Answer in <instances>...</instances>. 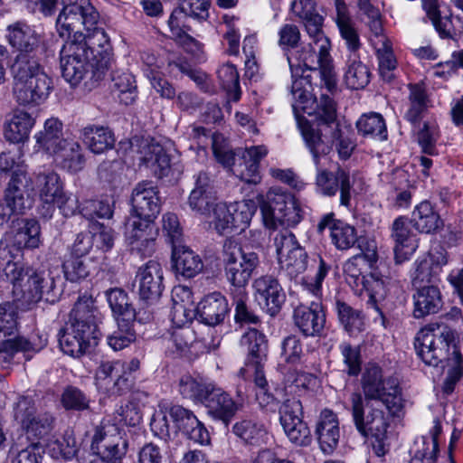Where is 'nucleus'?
<instances>
[{"label": "nucleus", "instance_id": "f257e3e1", "mask_svg": "<svg viewBox=\"0 0 463 463\" xmlns=\"http://www.w3.org/2000/svg\"><path fill=\"white\" fill-rule=\"evenodd\" d=\"M329 53L322 57L318 48L311 43L299 50L288 54V62L291 71V93L295 99V110H302L307 115H317L326 122L335 118V103L327 95L322 94L317 100L311 93L312 87L308 76H303L306 70L312 71L326 61Z\"/></svg>", "mask_w": 463, "mask_h": 463}, {"label": "nucleus", "instance_id": "f03ea898", "mask_svg": "<svg viewBox=\"0 0 463 463\" xmlns=\"http://www.w3.org/2000/svg\"><path fill=\"white\" fill-rule=\"evenodd\" d=\"M414 346L424 364L447 368L441 389L447 395L452 393L463 375V359L454 331L449 327L425 326L417 333Z\"/></svg>", "mask_w": 463, "mask_h": 463}, {"label": "nucleus", "instance_id": "7ed1b4c3", "mask_svg": "<svg viewBox=\"0 0 463 463\" xmlns=\"http://www.w3.org/2000/svg\"><path fill=\"white\" fill-rule=\"evenodd\" d=\"M279 269L290 279L297 278L309 267L308 272L302 278V286L315 297L322 293V283L330 266L322 257L317 256L308 263V255L300 245L295 234L285 230L278 232L273 239Z\"/></svg>", "mask_w": 463, "mask_h": 463}, {"label": "nucleus", "instance_id": "20e7f679", "mask_svg": "<svg viewBox=\"0 0 463 463\" xmlns=\"http://www.w3.org/2000/svg\"><path fill=\"white\" fill-rule=\"evenodd\" d=\"M99 313L90 298H80L70 314L66 326L59 334L61 351L72 357H80L96 345L100 336Z\"/></svg>", "mask_w": 463, "mask_h": 463}, {"label": "nucleus", "instance_id": "39448f33", "mask_svg": "<svg viewBox=\"0 0 463 463\" xmlns=\"http://www.w3.org/2000/svg\"><path fill=\"white\" fill-rule=\"evenodd\" d=\"M298 124L306 145L312 154L317 168L316 185L317 191L323 195L331 197L335 196L339 190L340 204L349 206L352 187L349 173L341 168H338L335 173L328 172L323 168L325 164L322 163V160H328L329 143L322 140L321 137L315 133L314 128L307 120L298 118Z\"/></svg>", "mask_w": 463, "mask_h": 463}, {"label": "nucleus", "instance_id": "423d86ee", "mask_svg": "<svg viewBox=\"0 0 463 463\" xmlns=\"http://www.w3.org/2000/svg\"><path fill=\"white\" fill-rule=\"evenodd\" d=\"M64 7L58 15L56 29L61 38L70 37L80 31V26L86 30L83 35L92 44H97L101 51L97 56L103 61L108 58L109 37L104 30L99 28V14L93 5L85 0H64Z\"/></svg>", "mask_w": 463, "mask_h": 463}, {"label": "nucleus", "instance_id": "0eeeda50", "mask_svg": "<svg viewBox=\"0 0 463 463\" xmlns=\"http://www.w3.org/2000/svg\"><path fill=\"white\" fill-rule=\"evenodd\" d=\"M14 95L24 106L43 104L53 90L52 79L33 56L17 55L12 67Z\"/></svg>", "mask_w": 463, "mask_h": 463}, {"label": "nucleus", "instance_id": "6e6552de", "mask_svg": "<svg viewBox=\"0 0 463 463\" xmlns=\"http://www.w3.org/2000/svg\"><path fill=\"white\" fill-rule=\"evenodd\" d=\"M101 51L97 44L87 41L83 33L77 32L72 38L67 41L60 53L62 77L71 86L78 85L86 76L90 65L97 67L107 66L110 58V45L109 44L108 58L103 61L97 56Z\"/></svg>", "mask_w": 463, "mask_h": 463}, {"label": "nucleus", "instance_id": "1a4fd4ad", "mask_svg": "<svg viewBox=\"0 0 463 463\" xmlns=\"http://www.w3.org/2000/svg\"><path fill=\"white\" fill-rule=\"evenodd\" d=\"M361 386L364 403H381L392 414L402 409V389L398 380L383 377L382 368L376 364H368L362 374Z\"/></svg>", "mask_w": 463, "mask_h": 463}, {"label": "nucleus", "instance_id": "9d476101", "mask_svg": "<svg viewBox=\"0 0 463 463\" xmlns=\"http://www.w3.org/2000/svg\"><path fill=\"white\" fill-rule=\"evenodd\" d=\"M221 260L226 280L236 288H244L260 264L257 252L231 239L223 243Z\"/></svg>", "mask_w": 463, "mask_h": 463}, {"label": "nucleus", "instance_id": "9b49d317", "mask_svg": "<svg viewBox=\"0 0 463 463\" xmlns=\"http://www.w3.org/2000/svg\"><path fill=\"white\" fill-rule=\"evenodd\" d=\"M18 307L14 302L0 304V335L10 336L17 331ZM46 338L33 336L30 339L17 336L0 340V361L10 360L14 354L39 352L46 345Z\"/></svg>", "mask_w": 463, "mask_h": 463}, {"label": "nucleus", "instance_id": "f8f14e48", "mask_svg": "<svg viewBox=\"0 0 463 463\" xmlns=\"http://www.w3.org/2000/svg\"><path fill=\"white\" fill-rule=\"evenodd\" d=\"M128 442L124 439L117 425L102 422L96 429L91 442V452L77 451L79 463H109L108 459H119L127 453Z\"/></svg>", "mask_w": 463, "mask_h": 463}, {"label": "nucleus", "instance_id": "ddd939ff", "mask_svg": "<svg viewBox=\"0 0 463 463\" xmlns=\"http://www.w3.org/2000/svg\"><path fill=\"white\" fill-rule=\"evenodd\" d=\"M260 207L263 224L268 229H276L279 225L295 226L301 220L296 199L280 188H271Z\"/></svg>", "mask_w": 463, "mask_h": 463}, {"label": "nucleus", "instance_id": "4468645a", "mask_svg": "<svg viewBox=\"0 0 463 463\" xmlns=\"http://www.w3.org/2000/svg\"><path fill=\"white\" fill-rule=\"evenodd\" d=\"M11 284L15 301L29 307L39 302L44 293L53 289L54 279L49 270L24 269L20 279Z\"/></svg>", "mask_w": 463, "mask_h": 463}, {"label": "nucleus", "instance_id": "2eb2a0df", "mask_svg": "<svg viewBox=\"0 0 463 463\" xmlns=\"http://www.w3.org/2000/svg\"><path fill=\"white\" fill-rule=\"evenodd\" d=\"M279 420L285 434L292 443L307 446L311 441L310 430L302 420L303 408L297 398L286 400L279 410Z\"/></svg>", "mask_w": 463, "mask_h": 463}, {"label": "nucleus", "instance_id": "dca6fc26", "mask_svg": "<svg viewBox=\"0 0 463 463\" xmlns=\"http://www.w3.org/2000/svg\"><path fill=\"white\" fill-rule=\"evenodd\" d=\"M126 241L132 251L150 256L155 250L157 229L154 220L128 217L126 222Z\"/></svg>", "mask_w": 463, "mask_h": 463}, {"label": "nucleus", "instance_id": "f3484780", "mask_svg": "<svg viewBox=\"0 0 463 463\" xmlns=\"http://www.w3.org/2000/svg\"><path fill=\"white\" fill-rule=\"evenodd\" d=\"M14 419L26 431L27 437L33 436L42 439L52 430L53 419L48 413L36 414L33 400L30 397H22L14 408Z\"/></svg>", "mask_w": 463, "mask_h": 463}, {"label": "nucleus", "instance_id": "a211bd4d", "mask_svg": "<svg viewBox=\"0 0 463 463\" xmlns=\"http://www.w3.org/2000/svg\"><path fill=\"white\" fill-rule=\"evenodd\" d=\"M253 297L259 306L271 316L276 315L285 301V293L279 280L271 275H262L252 283Z\"/></svg>", "mask_w": 463, "mask_h": 463}, {"label": "nucleus", "instance_id": "6ab92c4d", "mask_svg": "<svg viewBox=\"0 0 463 463\" xmlns=\"http://www.w3.org/2000/svg\"><path fill=\"white\" fill-rule=\"evenodd\" d=\"M129 217L154 220L160 212L158 191L152 182L138 183L132 192Z\"/></svg>", "mask_w": 463, "mask_h": 463}, {"label": "nucleus", "instance_id": "aec40b11", "mask_svg": "<svg viewBox=\"0 0 463 463\" xmlns=\"http://www.w3.org/2000/svg\"><path fill=\"white\" fill-rule=\"evenodd\" d=\"M3 237L11 243L16 253H20V256L23 250L38 249L43 242L40 223L34 219L20 220L17 227L5 232Z\"/></svg>", "mask_w": 463, "mask_h": 463}, {"label": "nucleus", "instance_id": "412c9836", "mask_svg": "<svg viewBox=\"0 0 463 463\" xmlns=\"http://www.w3.org/2000/svg\"><path fill=\"white\" fill-rule=\"evenodd\" d=\"M24 187L27 192L37 194L45 204H52L55 199L63 192L64 186L58 174L52 170L34 173L25 180Z\"/></svg>", "mask_w": 463, "mask_h": 463}, {"label": "nucleus", "instance_id": "4be33fe9", "mask_svg": "<svg viewBox=\"0 0 463 463\" xmlns=\"http://www.w3.org/2000/svg\"><path fill=\"white\" fill-rule=\"evenodd\" d=\"M163 279V269L159 262L149 260L141 266L136 275L140 298L146 301L159 298L164 288Z\"/></svg>", "mask_w": 463, "mask_h": 463}, {"label": "nucleus", "instance_id": "5701e85b", "mask_svg": "<svg viewBox=\"0 0 463 463\" xmlns=\"http://www.w3.org/2000/svg\"><path fill=\"white\" fill-rule=\"evenodd\" d=\"M36 124V118L24 109H14L5 116L3 133L10 144L19 145L28 141Z\"/></svg>", "mask_w": 463, "mask_h": 463}, {"label": "nucleus", "instance_id": "b1692460", "mask_svg": "<svg viewBox=\"0 0 463 463\" xmlns=\"http://www.w3.org/2000/svg\"><path fill=\"white\" fill-rule=\"evenodd\" d=\"M411 222L408 218L400 216L392 226L395 260L400 263L409 260L419 247L417 234L411 230Z\"/></svg>", "mask_w": 463, "mask_h": 463}, {"label": "nucleus", "instance_id": "393cba45", "mask_svg": "<svg viewBox=\"0 0 463 463\" xmlns=\"http://www.w3.org/2000/svg\"><path fill=\"white\" fill-rule=\"evenodd\" d=\"M209 391L203 402L208 413L214 419L228 424L238 411V405L231 395L213 383H208Z\"/></svg>", "mask_w": 463, "mask_h": 463}, {"label": "nucleus", "instance_id": "a878e982", "mask_svg": "<svg viewBox=\"0 0 463 463\" xmlns=\"http://www.w3.org/2000/svg\"><path fill=\"white\" fill-rule=\"evenodd\" d=\"M5 38L10 46L21 54L30 56L42 42V38L35 28L24 22H15L6 28Z\"/></svg>", "mask_w": 463, "mask_h": 463}, {"label": "nucleus", "instance_id": "bb28decb", "mask_svg": "<svg viewBox=\"0 0 463 463\" xmlns=\"http://www.w3.org/2000/svg\"><path fill=\"white\" fill-rule=\"evenodd\" d=\"M294 323L306 336L319 335L326 324V315L318 302H312L309 307L299 305L294 309Z\"/></svg>", "mask_w": 463, "mask_h": 463}, {"label": "nucleus", "instance_id": "cd10ccee", "mask_svg": "<svg viewBox=\"0 0 463 463\" xmlns=\"http://www.w3.org/2000/svg\"><path fill=\"white\" fill-rule=\"evenodd\" d=\"M334 1L335 13L333 19L337 26L340 36L345 41L350 54H356V52L361 47L356 24L353 20L345 2L344 0Z\"/></svg>", "mask_w": 463, "mask_h": 463}, {"label": "nucleus", "instance_id": "c85d7f7f", "mask_svg": "<svg viewBox=\"0 0 463 463\" xmlns=\"http://www.w3.org/2000/svg\"><path fill=\"white\" fill-rule=\"evenodd\" d=\"M268 154L264 146H252L245 148L241 162L234 165L232 173L241 180L248 184H258L260 182L259 171L260 162Z\"/></svg>", "mask_w": 463, "mask_h": 463}, {"label": "nucleus", "instance_id": "c756f323", "mask_svg": "<svg viewBox=\"0 0 463 463\" xmlns=\"http://www.w3.org/2000/svg\"><path fill=\"white\" fill-rule=\"evenodd\" d=\"M216 203V196L206 173H199L195 179L194 188L188 197V204L192 211L202 214H210L212 207Z\"/></svg>", "mask_w": 463, "mask_h": 463}, {"label": "nucleus", "instance_id": "7c9ffc66", "mask_svg": "<svg viewBox=\"0 0 463 463\" xmlns=\"http://www.w3.org/2000/svg\"><path fill=\"white\" fill-rule=\"evenodd\" d=\"M316 432L322 451L331 454L337 447L340 438L337 415L331 410H323L317 424Z\"/></svg>", "mask_w": 463, "mask_h": 463}, {"label": "nucleus", "instance_id": "2f4dec72", "mask_svg": "<svg viewBox=\"0 0 463 463\" xmlns=\"http://www.w3.org/2000/svg\"><path fill=\"white\" fill-rule=\"evenodd\" d=\"M326 228H329L332 243L340 250L351 249L357 241L355 228L343 221L334 220L333 213L325 215L319 222V231Z\"/></svg>", "mask_w": 463, "mask_h": 463}, {"label": "nucleus", "instance_id": "473e14b6", "mask_svg": "<svg viewBox=\"0 0 463 463\" xmlns=\"http://www.w3.org/2000/svg\"><path fill=\"white\" fill-rule=\"evenodd\" d=\"M51 156L55 164L70 173H77L84 167L85 158L79 142L66 138Z\"/></svg>", "mask_w": 463, "mask_h": 463}, {"label": "nucleus", "instance_id": "72a5a7b5", "mask_svg": "<svg viewBox=\"0 0 463 463\" xmlns=\"http://www.w3.org/2000/svg\"><path fill=\"white\" fill-rule=\"evenodd\" d=\"M314 116L318 125L324 128L321 129H314L315 133L319 135L322 140L327 141L330 148L335 141H338L337 150L340 157H349L354 149V144L349 138L344 137L343 131V129H349V128L337 122L336 117L331 122H326L317 115Z\"/></svg>", "mask_w": 463, "mask_h": 463}, {"label": "nucleus", "instance_id": "f704fd0d", "mask_svg": "<svg viewBox=\"0 0 463 463\" xmlns=\"http://www.w3.org/2000/svg\"><path fill=\"white\" fill-rule=\"evenodd\" d=\"M228 310L227 299L220 292L206 295L196 307L202 322L208 326L220 324L224 319Z\"/></svg>", "mask_w": 463, "mask_h": 463}, {"label": "nucleus", "instance_id": "c9c22d12", "mask_svg": "<svg viewBox=\"0 0 463 463\" xmlns=\"http://www.w3.org/2000/svg\"><path fill=\"white\" fill-rule=\"evenodd\" d=\"M189 17L191 15L188 11L179 5L172 12L168 19V26L175 41L187 52H194L200 50V43L187 33L190 30Z\"/></svg>", "mask_w": 463, "mask_h": 463}, {"label": "nucleus", "instance_id": "e433bc0d", "mask_svg": "<svg viewBox=\"0 0 463 463\" xmlns=\"http://www.w3.org/2000/svg\"><path fill=\"white\" fill-rule=\"evenodd\" d=\"M172 262L175 273L187 279L195 277L203 268L200 256L182 244L172 248Z\"/></svg>", "mask_w": 463, "mask_h": 463}, {"label": "nucleus", "instance_id": "4c0bfd02", "mask_svg": "<svg viewBox=\"0 0 463 463\" xmlns=\"http://www.w3.org/2000/svg\"><path fill=\"white\" fill-rule=\"evenodd\" d=\"M377 260V253L375 247L373 246L367 252L360 255H355L349 259L344 265V272L345 274L346 282L357 292L360 287L364 283L367 275L364 274V269L375 262Z\"/></svg>", "mask_w": 463, "mask_h": 463}, {"label": "nucleus", "instance_id": "58836bf2", "mask_svg": "<svg viewBox=\"0 0 463 463\" xmlns=\"http://www.w3.org/2000/svg\"><path fill=\"white\" fill-rule=\"evenodd\" d=\"M417 292L413 295L415 318H422L426 316L437 313L442 306V298L439 289L433 285L415 287Z\"/></svg>", "mask_w": 463, "mask_h": 463}, {"label": "nucleus", "instance_id": "ea45409f", "mask_svg": "<svg viewBox=\"0 0 463 463\" xmlns=\"http://www.w3.org/2000/svg\"><path fill=\"white\" fill-rule=\"evenodd\" d=\"M62 123L56 118H50L45 120L43 129L37 131L33 139L36 152L43 151L51 156L61 143Z\"/></svg>", "mask_w": 463, "mask_h": 463}, {"label": "nucleus", "instance_id": "a19ab883", "mask_svg": "<svg viewBox=\"0 0 463 463\" xmlns=\"http://www.w3.org/2000/svg\"><path fill=\"white\" fill-rule=\"evenodd\" d=\"M411 222H413L414 228L421 233H433L443 226V221L439 213L428 201H422L415 206Z\"/></svg>", "mask_w": 463, "mask_h": 463}, {"label": "nucleus", "instance_id": "79ce46f5", "mask_svg": "<svg viewBox=\"0 0 463 463\" xmlns=\"http://www.w3.org/2000/svg\"><path fill=\"white\" fill-rule=\"evenodd\" d=\"M20 253L4 237L0 240V281L12 283L20 279L24 265L15 259Z\"/></svg>", "mask_w": 463, "mask_h": 463}, {"label": "nucleus", "instance_id": "37998d69", "mask_svg": "<svg viewBox=\"0 0 463 463\" xmlns=\"http://www.w3.org/2000/svg\"><path fill=\"white\" fill-rule=\"evenodd\" d=\"M80 138L94 154H101L111 148L115 143L114 134L108 128L87 126L80 131Z\"/></svg>", "mask_w": 463, "mask_h": 463}, {"label": "nucleus", "instance_id": "c03bdc74", "mask_svg": "<svg viewBox=\"0 0 463 463\" xmlns=\"http://www.w3.org/2000/svg\"><path fill=\"white\" fill-rule=\"evenodd\" d=\"M22 149L6 151L0 154V174L12 172V178L8 187L20 189L19 184L26 180V165L23 159Z\"/></svg>", "mask_w": 463, "mask_h": 463}, {"label": "nucleus", "instance_id": "a18cd8bd", "mask_svg": "<svg viewBox=\"0 0 463 463\" xmlns=\"http://www.w3.org/2000/svg\"><path fill=\"white\" fill-rule=\"evenodd\" d=\"M140 161L158 167V175H166L170 167V158L157 143L143 140L140 144ZM157 174V172L156 171Z\"/></svg>", "mask_w": 463, "mask_h": 463}, {"label": "nucleus", "instance_id": "49530a36", "mask_svg": "<svg viewBox=\"0 0 463 463\" xmlns=\"http://www.w3.org/2000/svg\"><path fill=\"white\" fill-rule=\"evenodd\" d=\"M249 352L247 364H263L266 361L268 344L266 336L255 328L246 331L241 340Z\"/></svg>", "mask_w": 463, "mask_h": 463}, {"label": "nucleus", "instance_id": "de8ad7c7", "mask_svg": "<svg viewBox=\"0 0 463 463\" xmlns=\"http://www.w3.org/2000/svg\"><path fill=\"white\" fill-rule=\"evenodd\" d=\"M346 86L353 90L364 89L370 82V71L356 54H350L344 76Z\"/></svg>", "mask_w": 463, "mask_h": 463}, {"label": "nucleus", "instance_id": "09e8293b", "mask_svg": "<svg viewBox=\"0 0 463 463\" xmlns=\"http://www.w3.org/2000/svg\"><path fill=\"white\" fill-rule=\"evenodd\" d=\"M440 432L441 426L436 420L430 431V437H422L420 441L416 442L417 449L410 463H433L438 451V436Z\"/></svg>", "mask_w": 463, "mask_h": 463}, {"label": "nucleus", "instance_id": "8fccbe9b", "mask_svg": "<svg viewBox=\"0 0 463 463\" xmlns=\"http://www.w3.org/2000/svg\"><path fill=\"white\" fill-rule=\"evenodd\" d=\"M335 308L341 325L350 335H356L364 330V316L360 310L340 300L336 301Z\"/></svg>", "mask_w": 463, "mask_h": 463}, {"label": "nucleus", "instance_id": "3c124183", "mask_svg": "<svg viewBox=\"0 0 463 463\" xmlns=\"http://www.w3.org/2000/svg\"><path fill=\"white\" fill-rule=\"evenodd\" d=\"M107 301L116 320L135 321L136 311L128 303V294L121 288H111L106 292Z\"/></svg>", "mask_w": 463, "mask_h": 463}, {"label": "nucleus", "instance_id": "603ef678", "mask_svg": "<svg viewBox=\"0 0 463 463\" xmlns=\"http://www.w3.org/2000/svg\"><path fill=\"white\" fill-rule=\"evenodd\" d=\"M26 201L20 189L8 187L5 203H0V227L6 224L12 216L22 214L27 207Z\"/></svg>", "mask_w": 463, "mask_h": 463}, {"label": "nucleus", "instance_id": "864d4df0", "mask_svg": "<svg viewBox=\"0 0 463 463\" xmlns=\"http://www.w3.org/2000/svg\"><path fill=\"white\" fill-rule=\"evenodd\" d=\"M358 132L363 136L383 141L387 139L388 132L385 120L376 112L364 114L356 122Z\"/></svg>", "mask_w": 463, "mask_h": 463}, {"label": "nucleus", "instance_id": "5fc2aeb1", "mask_svg": "<svg viewBox=\"0 0 463 463\" xmlns=\"http://www.w3.org/2000/svg\"><path fill=\"white\" fill-rule=\"evenodd\" d=\"M356 293L359 295L366 293L368 297V303L380 313L382 317V324L384 326L385 319L377 306V303L384 299L387 294V288L384 280L375 274H368L364 283H363L359 291Z\"/></svg>", "mask_w": 463, "mask_h": 463}, {"label": "nucleus", "instance_id": "6e6d98bb", "mask_svg": "<svg viewBox=\"0 0 463 463\" xmlns=\"http://www.w3.org/2000/svg\"><path fill=\"white\" fill-rule=\"evenodd\" d=\"M233 432L250 445H260L266 441L267 431L264 426L253 420H242L233 426Z\"/></svg>", "mask_w": 463, "mask_h": 463}, {"label": "nucleus", "instance_id": "4d7b16f0", "mask_svg": "<svg viewBox=\"0 0 463 463\" xmlns=\"http://www.w3.org/2000/svg\"><path fill=\"white\" fill-rule=\"evenodd\" d=\"M256 210L255 202L250 199L230 203L234 232H241L250 225Z\"/></svg>", "mask_w": 463, "mask_h": 463}, {"label": "nucleus", "instance_id": "13d9d810", "mask_svg": "<svg viewBox=\"0 0 463 463\" xmlns=\"http://www.w3.org/2000/svg\"><path fill=\"white\" fill-rule=\"evenodd\" d=\"M251 374H253L254 383L259 388L256 393L257 400L260 405L269 404L273 397L267 392L268 382L263 372V364H246L245 367L241 368L238 373L242 379H246Z\"/></svg>", "mask_w": 463, "mask_h": 463}, {"label": "nucleus", "instance_id": "bf43d9fd", "mask_svg": "<svg viewBox=\"0 0 463 463\" xmlns=\"http://www.w3.org/2000/svg\"><path fill=\"white\" fill-rule=\"evenodd\" d=\"M409 108L405 113V118L415 123L419 121L422 113L428 108V98L425 89L420 84L409 85Z\"/></svg>", "mask_w": 463, "mask_h": 463}, {"label": "nucleus", "instance_id": "052dcab7", "mask_svg": "<svg viewBox=\"0 0 463 463\" xmlns=\"http://www.w3.org/2000/svg\"><path fill=\"white\" fill-rule=\"evenodd\" d=\"M116 321L118 327L108 336L107 342L114 351H120L136 340V332L133 329L134 321L123 319Z\"/></svg>", "mask_w": 463, "mask_h": 463}, {"label": "nucleus", "instance_id": "680f3d73", "mask_svg": "<svg viewBox=\"0 0 463 463\" xmlns=\"http://www.w3.org/2000/svg\"><path fill=\"white\" fill-rule=\"evenodd\" d=\"M303 22L307 33L311 39L310 43L318 48L322 57L328 54L331 44L329 39L325 35L323 31V16L317 14Z\"/></svg>", "mask_w": 463, "mask_h": 463}, {"label": "nucleus", "instance_id": "e2e57ef3", "mask_svg": "<svg viewBox=\"0 0 463 463\" xmlns=\"http://www.w3.org/2000/svg\"><path fill=\"white\" fill-rule=\"evenodd\" d=\"M218 79L228 97L232 101H238L241 98L239 73L236 67L232 63L222 65L217 71Z\"/></svg>", "mask_w": 463, "mask_h": 463}, {"label": "nucleus", "instance_id": "0e129e2a", "mask_svg": "<svg viewBox=\"0 0 463 463\" xmlns=\"http://www.w3.org/2000/svg\"><path fill=\"white\" fill-rule=\"evenodd\" d=\"M279 369L287 387L300 391L310 389L316 383V377L312 373L299 371L296 367H287L282 364H279Z\"/></svg>", "mask_w": 463, "mask_h": 463}, {"label": "nucleus", "instance_id": "69168bd1", "mask_svg": "<svg viewBox=\"0 0 463 463\" xmlns=\"http://www.w3.org/2000/svg\"><path fill=\"white\" fill-rule=\"evenodd\" d=\"M207 215L211 219L210 223L219 234L234 232L230 204L216 202Z\"/></svg>", "mask_w": 463, "mask_h": 463}, {"label": "nucleus", "instance_id": "338daca9", "mask_svg": "<svg viewBox=\"0 0 463 463\" xmlns=\"http://www.w3.org/2000/svg\"><path fill=\"white\" fill-rule=\"evenodd\" d=\"M64 277L67 280L77 282L89 277L90 269L86 258L70 255L62 264Z\"/></svg>", "mask_w": 463, "mask_h": 463}, {"label": "nucleus", "instance_id": "774afa93", "mask_svg": "<svg viewBox=\"0 0 463 463\" xmlns=\"http://www.w3.org/2000/svg\"><path fill=\"white\" fill-rule=\"evenodd\" d=\"M114 87L118 90L119 101L125 105L132 104L137 98V86L134 76L128 72L113 78Z\"/></svg>", "mask_w": 463, "mask_h": 463}]
</instances>
